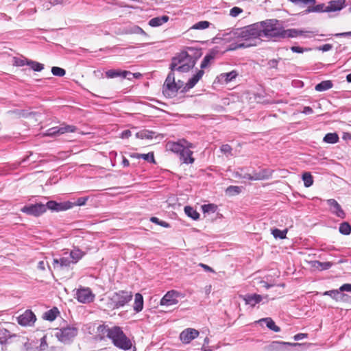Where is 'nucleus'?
Returning a JSON list of instances; mask_svg holds the SVG:
<instances>
[{
    "instance_id": "864d4df0",
    "label": "nucleus",
    "mask_w": 351,
    "mask_h": 351,
    "mask_svg": "<svg viewBox=\"0 0 351 351\" xmlns=\"http://www.w3.org/2000/svg\"><path fill=\"white\" fill-rule=\"evenodd\" d=\"M88 196L81 197L77 198L75 202H71V204H73L72 208H73L75 206H84L86 204V202L88 201Z\"/></svg>"
},
{
    "instance_id": "4c0bfd02",
    "label": "nucleus",
    "mask_w": 351,
    "mask_h": 351,
    "mask_svg": "<svg viewBox=\"0 0 351 351\" xmlns=\"http://www.w3.org/2000/svg\"><path fill=\"white\" fill-rule=\"evenodd\" d=\"M284 36V28L279 23L276 27V30H274L273 32H271V36L268 38H273V39H280L283 38Z\"/></svg>"
},
{
    "instance_id": "39448f33",
    "label": "nucleus",
    "mask_w": 351,
    "mask_h": 351,
    "mask_svg": "<svg viewBox=\"0 0 351 351\" xmlns=\"http://www.w3.org/2000/svg\"><path fill=\"white\" fill-rule=\"evenodd\" d=\"M171 72L167 75L162 86V93L167 97H172L176 93V81L173 71L176 69V56L172 57L170 64Z\"/></svg>"
},
{
    "instance_id": "423d86ee",
    "label": "nucleus",
    "mask_w": 351,
    "mask_h": 351,
    "mask_svg": "<svg viewBox=\"0 0 351 351\" xmlns=\"http://www.w3.org/2000/svg\"><path fill=\"white\" fill-rule=\"evenodd\" d=\"M78 328L74 326H67L60 329H57L55 337L58 341L65 344L71 343L77 335Z\"/></svg>"
},
{
    "instance_id": "bb28decb",
    "label": "nucleus",
    "mask_w": 351,
    "mask_h": 351,
    "mask_svg": "<svg viewBox=\"0 0 351 351\" xmlns=\"http://www.w3.org/2000/svg\"><path fill=\"white\" fill-rule=\"evenodd\" d=\"M217 53V51L214 49L210 50L209 53L204 56L203 60L202 61L200 65V70H203L204 69L206 68L208 66L210 61L215 59Z\"/></svg>"
},
{
    "instance_id": "f257e3e1",
    "label": "nucleus",
    "mask_w": 351,
    "mask_h": 351,
    "mask_svg": "<svg viewBox=\"0 0 351 351\" xmlns=\"http://www.w3.org/2000/svg\"><path fill=\"white\" fill-rule=\"evenodd\" d=\"M262 23L257 22L241 28L235 29L226 36L225 40L241 39L244 43H254L257 45V40H261L262 36Z\"/></svg>"
},
{
    "instance_id": "f8f14e48",
    "label": "nucleus",
    "mask_w": 351,
    "mask_h": 351,
    "mask_svg": "<svg viewBox=\"0 0 351 351\" xmlns=\"http://www.w3.org/2000/svg\"><path fill=\"white\" fill-rule=\"evenodd\" d=\"M72 204L70 201H66L62 202H57L53 200L48 201L46 204H44L45 208V212L47 210H49L52 212H60L64 211L72 208Z\"/></svg>"
},
{
    "instance_id": "0e129e2a",
    "label": "nucleus",
    "mask_w": 351,
    "mask_h": 351,
    "mask_svg": "<svg viewBox=\"0 0 351 351\" xmlns=\"http://www.w3.org/2000/svg\"><path fill=\"white\" fill-rule=\"evenodd\" d=\"M332 49V45L331 44H325L324 45L319 46L317 48L319 51H322L323 52L328 51Z\"/></svg>"
},
{
    "instance_id": "7ed1b4c3",
    "label": "nucleus",
    "mask_w": 351,
    "mask_h": 351,
    "mask_svg": "<svg viewBox=\"0 0 351 351\" xmlns=\"http://www.w3.org/2000/svg\"><path fill=\"white\" fill-rule=\"evenodd\" d=\"M194 148V145L184 138L177 140V154L182 163L188 165L194 162L195 158L192 156V149Z\"/></svg>"
},
{
    "instance_id": "774afa93",
    "label": "nucleus",
    "mask_w": 351,
    "mask_h": 351,
    "mask_svg": "<svg viewBox=\"0 0 351 351\" xmlns=\"http://www.w3.org/2000/svg\"><path fill=\"white\" fill-rule=\"evenodd\" d=\"M142 77V74L140 73H132L131 72V74H128V79L130 80H132V79L134 78H136V79H139Z\"/></svg>"
},
{
    "instance_id": "f03ea898",
    "label": "nucleus",
    "mask_w": 351,
    "mask_h": 351,
    "mask_svg": "<svg viewBox=\"0 0 351 351\" xmlns=\"http://www.w3.org/2000/svg\"><path fill=\"white\" fill-rule=\"evenodd\" d=\"M201 49L187 47L177 54V71L186 73L192 69L202 56Z\"/></svg>"
},
{
    "instance_id": "c756f323",
    "label": "nucleus",
    "mask_w": 351,
    "mask_h": 351,
    "mask_svg": "<svg viewBox=\"0 0 351 351\" xmlns=\"http://www.w3.org/2000/svg\"><path fill=\"white\" fill-rule=\"evenodd\" d=\"M143 297L141 293H136L133 305L134 311L136 313L141 312L143 308Z\"/></svg>"
},
{
    "instance_id": "4468645a",
    "label": "nucleus",
    "mask_w": 351,
    "mask_h": 351,
    "mask_svg": "<svg viewBox=\"0 0 351 351\" xmlns=\"http://www.w3.org/2000/svg\"><path fill=\"white\" fill-rule=\"evenodd\" d=\"M262 23V36L264 38H269L271 32L276 30V27L279 24V21L277 19H267L260 21Z\"/></svg>"
},
{
    "instance_id": "ea45409f",
    "label": "nucleus",
    "mask_w": 351,
    "mask_h": 351,
    "mask_svg": "<svg viewBox=\"0 0 351 351\" xmlns=\"http://www.w3.org/2000/svg\"><path fill=\"white\" fill-rule=\"evenodd\" d=\"M238 73L236 71H232L228 73H221L220 77L221 80H224L226 83H228L235 79Z\"/></svg>"
},
{
    "instance_id": "393cba45",
    "label": "nucleus",
    "mask_w": 351,
    "mask_h": 351,
    "mask_svg": "<svg viewBox=\"0 0 351 351\" xmlns=\"http://www.w3.org/2000/svg\"><path fill=\"white\" fill-rule=\"evenodd\" d=\"M106 77L108 78H115L118 77H121L122 78L128 77V74H131L130 71H121L119 69H110L105 73Z\"/></svg>"
},
{
    "instance_id": "338daca9",
    "label": "nucleus",
    "mask_w": 351,
    "mask_h": 351,
    "mask_svg": "<svg viewBox=\"0 0 351 351\" xmlns=\"http://www.w3.org/2000/svg\"><path fill=\"white\" fill-rule=\"evenodd\" d=\"M279 60H280V58H279L278 60H276V59L270 60L268 62L269 66L270 68L277 69L278 63Z\"/></svg>"
},
{
    "instance_id": "9d476101",
    "label": "nucleus",
    "mask_w": 351,
    "mask_h": 351,
    "mask_svg": "<svg viewBox=\"0 0 351 351\" xmlns=\"http://www.w3.org/2000/svg\"><path fill=\"white\" fill-rule=\"evenodd\" d=\"M345 292H351V287H339L338 289L325 291L324 295H329L336 301H348L350 297Z\"/></svg>"
},
{
    "instance_id": "79ce46f5",
    "label": "nucleus",
    "mask_w": 351,
    "mask_h": 351,
    "mask_svg": "<svg viewBox=\"0 0 351 351\" xmlns=\"http://www.w3.org/2000/svg\"><path fill=\"white\" fill-rule=\"evenodd\" d=\"M302 180L305 187H310L313 184V178L311 173L304 172L302 176Z\"/></svg>"
},
{
    "instance_id": "7c9ffc66",
    "label": "nucleus",
    "mask_w": 351,
    "mask_h": 351,
    "mask_svg": "<svg viewBox=\"0 0 351 351\" xmlns=\"http://www.w3.org/2000/svg\"><path fill=\"white\" fill-rule=\"evenodd\" d=\"M306 32L304 30L298 29H284V36L283 38H295L299 36L303 35V34Z\"/></svg>"
},
{
    "instance_id": "aec40b11",
    "label": "nucleus",
    "mask_w": 351,
    "mask_h": 351,
    "mask_svg": "<svg viewBox=\"0 0 351 351\" xmlns=\"http://www.w3.org/2000/svg\"><path fill=\"white\" fill-rule=\"evenodd\" d=\"M346 6V0H331L326 7V12L340 11Z\"/></svg>"
},
{
    "instance_id": "a19ab883",
    "label": "nucleus",
    "mask_w": 351,
    "mask_h": 351,
    "mask_svg": "<svg viewBox=\"0 0 351 351\" xmlns=\"http://www.w3.org/2000/svg\"><path fill=\"white\" fill-rule=\"evenodd\" d=\"M125 32L127 34H142L144 36H147L146 32L139 26L138 25H132L127 28Z\"/></svg>"
},
{
    "instance_id": "2f4dec72",
    "label": "nucleus",
    "mask_w": 351,
    "mask_h": 351,
    "mask_svg": "<svg viewBox=\"0 0 351 351\" xmlns=\"http://www.w3.org/2000/svg\"><path fill=\"white\" fill-rule=\"evenodd\" d=\"M59 313H60V312H59L58 308L57 307H53L51 309L46 311L43 314V317L45 320H48V321L52 322V321H53V320H55L56 319V317H58Z\"/></svg>"
},
{
    "instance_id": "b1692460",
    "label": "nucleus",
    "mask_w": 351,
    "mask_h": 351,
    "mask_svg": "<svg viewBox=\"0 0 351 351\" xmlns=\"http://www.w3.org/2000/svg\"><path fill=\"white\" fill-rule=\"evenodd\" d=\"M287 346H301V344L298 343H287V342L273 341L269 346L268 350H270V351L282 350H283Z\"/></svg>"
},
{
    "instance_id": "1a4fd4ad",
    "label": "nucleus",
    "mask_w": 351,
    "mask_h": 351,
    "mask_svg": "<svg viewBox=\"0 0 351 351\" xmlns=\"http://www.w3.org/2000/svg\"><path fill=\"white\" fill-rule=\"evenodd\" d=\"M77 128L75 125L62 123L58 126L48 129L45 133V135L47 136L53 137L65 133L75 132Z\"/></svg>"
},
{
    "instance_id": "5fc2aeb1",
    "label": "nucleus",
    "mask_w": 351,
    "mask_h": 351,
    "mask_svg": "<svg viewBox=\"0 0 351 351\" xmlns=\"http://www.w3.org/2000/svg\"><path fill=\"white\" fill-rule=\"evenodd\" d=\"M29 60L23 58H14V65L16 66H23L24 65H27Z\"/></svg>"
},
{
    "instance_id": "603ef678",
    "label": "nucleus",
    "mask_w": 351,
    "mask_h": 351,
    "mask_svg": "<svg viewBox=\"0 0 351 351\" xmlns=\"http://www.w3.org/2000/svg\"><path fill=\"white\" fill-rule=\"evenodd\" d=\"M51 73L55 76L62 77L65 75L66 71L58 66H53L51 68Z\"/></svg>"
},
{
    "instance_id": "9b49d317",
    "label": "nucleus",
    "mask_w": 351,
    "mask_h": 351,
    "mask_svg": "<svg viewBox=\"0 0 351 351\" xmlns=\"http://www.w3.org/2000/svg\"><path fill=\"white\" fill-rule=\"evenodd\" d=\"M21 211L28 215L39 217L45 213V208L43 203L31 204L24 206Z\"/></svg>"
},
{
    "instance_id": "dca6fc26",
    "label": "nucleus",
    "mask_w": 351,
    "mask_h": 351,
    "mask_svg": "<svg viewBox=\"0 0 351 351\" xmlns=\"http://www.w3.org/2000/svg\"><path fill=\"white\" fill-rule=\"evenodd\" d=\"M18 323L21 326H31L36 320V315L31 310H26L23 314L17 318Z\"/></svg>"
},
{
    "instance_id": "f3484780",
    "label": "nucleus",
    "mask_w": 351,
    "mask_h": 351,
    "mask_svg": "<svg viewBox=\"0 0 351 351\" xmlns=\"http://www.w3.org/2000/svg\"><path fill=\"white\" fill-rule=\"evenodd\" d=\"M118 326L109 328L107 325L101 324L97 326V331L98 332L99 339L103 340L105 337L111 339L114 335Z\"/></svg>"
},
{
    "instance_id": "a878e982",
    "label": "nucleus",
    "mask_w": 351,
    "mask_h": 351,
    "mask_svg": "<svg viewBox=\"0 0 351 351\" xmlns=\"http://www.w3.org/2000/svg\"><path fill=\"white\" fill-rule=\"evenodd\" d=\"M84 255V253L80 249H75L71 250L69 254H67V256L71 260L73 265L77 263Z\"/></svg>"
},
{
    "instance_id": "680f3d73",
    "label": "nucleus",
    "mask_w": 351,
    "mask_h": 351,
    "mask_svg": "<svg viewBox=\"0 0 351 351\" xmlns=\"http://www.w3.org/2000/svg\"><path fill=\"white\" fill-rule=\"evenodd\" d=\"M243 12V10L239 7H233L230 10V15L232 17H237L239 14Z\"/></svg>"
},
{
    "instance_id": "6ab92c4d",
    "label": "nucleus",
    "mask_w": 351,
    "mask_h": 351,
    "mask_svg": "<svg viewBox=\"0 0 351 351\" xmlns=\"http://www.w3.org/2000/svg\"><path fill=\"white\" fill-rule=\"evenodd\" d=\"M204 73V71L203 70H198L195 74H194L190 79H189L188 82L185 84L181 92L186 93L190 89L193 88L197 84L199 80L202 77Z\"/></svg>"
},
{
    "instance_id": "13d9d810",
    "label": "nucleus",
    "mask_w": 351,
    "mask_h": 351,
    "mask_svg": "<svg viewBox=\"0 0 351 351\" xmlns=\"http://www.w3.org/2000/svg\"><path fill=\"white\" fill-rule=\"evenodd\" d=\"M290 49L293 53H302L305 51H308L311 50V48H303V47H301L299 46H292V47H291Z\"/></svg>"
},
{
    "instance_id": "09e8293b",
    "label": "nucleus",
    "mask_w": 351,
    "mask_h": 351,
    "mask_svg": "<svg viewBox=\"0 0 351 351\" xmlns=\"http://www.w3.org/2000/svg\"><path fill=\"white\" fill-rule=\"evenodd\" d=\"M210 23L207 21H202L194 24L191 29H205L210 26Z\"/></svg>"
},
{
    "instance_id": "473e14b6",
    "label": "nucleus",
    "mask_w": 351,
    "mask_h": 351,
    "mask_svg": "<svg viewBox=\"0 0 351 351\" xmlns=\"http://www.w3.org/2000/svg\"><path fill=\"white\" fill-rule=\"evenodd\" d=\"M258 323L265 322L267 327L274 332H280V328L275 324V322L271 317L262 318L258 321Z\"/></svg>"
},
{
    "instance_id": "cd10ccee",
    "label": "nucleus",
    "mask_w": 351,
    "mask_h": 351,
    "mask_svg": "<svg viewBox=\"0 0 351 351\" xmlns=\"http://www.w3.org/2000/svg\"><path fill=\"white\" fill-rule=\"evenodd\" d=\"M131 158H143V160L150 162L155 164L156 161L154 159V155L153 152H149L147 154H138V153H133L130 155Z\"/></svg>"
},
{
    "instance_id": "37998d69",
    "label": "nucleus",
    "mask_w": 351,
    "mask_h": 351,
    "mask_svg": "<svg viewBox=\"0 0 351 351\" xmlns=\"http://www.w3.org/2000/svg\"><path fill=\"white\" fill-rule=\"evenodd\" d=\"M339 232L343 235H348L351 233V225L346 221L341 223L339 228Z\"/></svg>"
},
{
    "instance_id": "a211bd4d",
    "label": "nucleus",
    "mask_w": 351,
    "mask_h": 351,
    "mask_svg": "<svg viewBox=\"0 0 351 351\" xmlns=\"http://www.w3.org/2000/svg\"><path fill=\"white\" fill-rule=\"evenodd\" d=\"M199 335V332L193 328H186L180 335V339L183 343H189Z\"/></svg>"
},
{
    "instance_id": "5701e85b",
    "label": "nucleus",
    "mask_w": 351,
    "mask_h": 351,
    "mask_svg": "<svg viewBox=\"0 0 351 351\" xmlns=\"http://www.w3.org/2000/svg\"><path fill=\"white\" fill-rule=\"evenodd\" d=\"M136 136L138 138L141 139H153L156 138L158 137L162 138V135L161 134H156V133L154 131L149 130H143L139 132H138L136 134Z\"/></svg>"
},
{
    "instance_id": "c03bdc74",
    "label": "nucleus",
    "mask_w": 351,
    "mask_h": 351,
    "mask_svg": "<svg viewBox=\"0 0 351 351\" xmlns=\"http://www.w3.org/2000/svg\"><path fill=\"white\" fill-rule=\"evenodd\" d=\"M332 263L330 262H320L316 261L313 263V267H316L319 270H326L331 267Z\"/></svg>"
},
{
    "instance_id": "a18cd8bd",
    "label": "nucleus",
    "mask_w": 351,
    "mask_h": 351,
    "mask_svg": "<svg viewBox=\"0 0 351 351\" xmlns=\"http://www.w3.org/2000/svg\"><path fill=\"white\" fill-rule=\"evenodd\" d=\"M12 335L10 332L7 329H1L0 330V343H5L8 339L11 338Z\"/></svg>"
},
{
    "instance_id": "20e7f679",
    "label": "nucleus",
    "mask_w": 351,
    "mask_h": 351,
    "mask_svg": "<svg viewBox=\"0 0 351 351\" xmlns=\"http://www.w3.org/2000/svg\"><path fill=\"white\" fill-rule=\"evenodd\" d=\"M72 265H73L67 256V253H64V256L53 258L51 267H49V270L53 275L55 274L60 276L65 271L70 272L72 269Z\"/></svg>"
},
{
    "instance_id": "ddd939ff",
    "label": "nucleus",
    "mask_w": 351,
    "mask_h": 351,
    "mask_svg": "<svg viewBox=\"0 0 351 351\" xmlns=\"http://www.w3.org/2000/svg\"><path fill=\"white\" fill-rule=\"evenodd\" d=\"M76 299L81 303H90L94 300L95 295L88 287H80L76 289Z\"/></svg>"
},
{
    "instance_id": "c85d7f7f",
    "label": "nucleus",
    "mask_w": 351,
    "mask_h": 351,
    "mask_svg": "<svg viewBox=\"0 0 351 351\" xmlns=\"http://www.w3.org/2000/svg\"><path fill=\"white\" fill-rule=\"evenodd\" d=\"M169 21V16L166 15H163L162 16H157L152 18L150 19L148 22V24L151 27H159L164 24L165 23H167Z\"/></svg>"
},
{
    "instance_id": "412c9836",
    "label": "nucleus",
    "mask_w": 351,
    "mask_h": 351,
    "mask_svg": "<svg viewBox=\"0 0 351 351\" xmlns=\"http://www.w3.org/2000/svg\"><path fill=\"white\" fill-rule=\"evenodd\" d=\"M328 205L330 206V210L332 213H335V215L340 217H345V213L342 210L339 204L334 199H330L327 200Z\"/></svg>"
},
{
    "instance_id": "49530a36",
    "label": "nucleus",
    "mask_w": 351,
    "mask_h": 351,
    "mask_svg": "<svg viewBox=\"0 0 351 351\" xmlns=\"http://www.w3.org/2000/svg\"><path fill=\"white\" fill-rule=\"evenodd\" d=\"M27 65L34 71L40 72L44 69V65L38 62L29 60Z\"/></svg>"
},
{
    "instance_id": "72a5a7b5",
    "label": "nucleus",
    "mask_w": 351,
    "mask_h": 351,
    "mask_svg": "<svg viewBox=\"0 0 351 351\" xmlns=\"http://www.w3.org/2000/svg\"><path fill=\"white\" fill-rule=\"evenodd\" d=\"M326 7L324 3H320L317 5L308 6L306 10L303 12L304 14L311 12H326Z\"/></svg>"
},
{
    "instance_id": "bf43d9fd",
    "label": "nucleus",
    "mask_w": 351,
    "mask_h": 351,
    "mask_svg": "<svg viewBox=\"0 0 351 351\" xmlns=\"http://www.w3.org/2000/svg\"><path fill=\"white\" fill-rule=\"evenodd\" d=\"M150 221L156 224L160 225L163 227L167 228L169 226V225L166 221H162L156 217H151Z\"/></svg>"
},
{
    "instance_id": "8fccbe9b",
    "label": "nucleus",
    "mask_w": 351,
    "mask_h": 351,
    "mask_svg": "<svg viewBox=\"0 0 351 351\" xmlns=\"http://www.w3.org/2000/svg\"><path fill=\"white\" fill-rule=\"evenodd\" d=\"M243 178L249 180H260L264 179L265 177L261 173H255L253 176L245 173Z\"/></svg>"
},
{
    "instance_id": "e433bc0d",
    "label": "nucleus",
    "mask_w": 351,
    "mask_h": 351,
    "mask_svg": "<svg viewBox=\"0 0 351 351\" xmlns=\"http://www.w3.org/2000/svg\"><path fill=\"white\" fill-rule=\"evenodd\" d=\"M339 136L336 132L327 133L324 137V142L329 144H335L339 141Z\"/></svg>"
},
{
    "instance_id": "052dcab7",
    "label": "nucleus",
    "mask_w": 351,
    "mask_h": 351,
    "mask_svg": "<svg viewBox=\"0 0 351 351\" xmlns=\"http://www.w3.org/2000/svg\"><path fill=\"white\" fill-rule=\"evenodd\" d=\"M220 149H221V152L224 154L232 155V149L231 146L229 145L228 144H225V145H221Z\"/></svg>"
},
{
    "instance_id": "3c124183",
    "label": "nucleus",
    "mask_w": 351,
    "mask_h": 351,
    "mask_svg": "<svg viewBox=\"0 0 351 351\" xmlns=\"http://www.w3.org/2000/svg\"><path fill=\"white\" fill-rule=\"evenodd\" d=\"M202 210L204 213H214L217 210V206L213 204H204L202 206Z\"/></svg>"
},
{
    "instance_id": "6e6d98bb",
    "label": "nucleus",
    "mask_w": 351,
    "mask_h": 351,
    "mask_svg": "<svg viewBox=\"0 0 351 351\" xmlns=\"http://www.w3.org/2000/svg\"><path fill=\"white\" fill-rule=\"evenodd\" d=\"M97 279H98L97 277L94 275H85L81 278L82 282H84V283L93 284L94 283L93 280H97Z\"/></svg>"
},
{
    "instance_id": "2eb2a0df",
    "label": "nucleus",
    "mask_w": 351,
    "mask_h": 351,
    "mask_svg": "<svg viewBox=\"0 0 351 351\" xmlns=\"http://www.w3.org/2000/svg\"><path fill=\"white\" fill-rule=\"evenodd\" d=\"M243 299L246 304L250 305L252 307L255 306L256 304L265 303L268 301L267 295L263 296L256 293L246 294L243 296Z\"/></svg>"
},
{
    "instance_id": "58836bf2",
    "label": "nucleus",
    "mask_w": 351,
    "mask_h": 351,
    "mask_svg": "<svg viewBox=\"0 0 351 351\" xmlns=\"http://www.w3.org/2000/svg\"><path fill=\"white\" fill-rule=\"evenodd\" d=\"M184 213L185 214L193 219V220H197L199 218V214L195 210L193 207L186 206L184 207Z\"/></svg>"
},
{
    "instance_id": "c9c22d12",
    "label": "nucleus",
    "mask_w": 351,
    "mask_h": 351,
    "mask_svg": "<svg viewBox=\"0 0 351 351\" xmlns=\"http://www.w3.org/2000/svg\"><path fill=\"white\" fill-rule=\"evenodd\" d=\"M254 45H255L254 43H244V42L232 43L229 45L228 50L232 51V50H236V49H240V48H248V47L254 46Z\"/></svg>"
},
{
    "instance_id": "0eeeda50",
    "label": "nucleus",
    "mask_w": 351,
    "mask_h": 351,
    "mask_svg": "<svg viewBox=\"0 0 351 351\" xmlns=\"http://www.w3.org/2000/svg\"><path fill=\"white\" fill-rule=\"evenodd\" d=\"M111 341L114 346L123 350H130L132 346L130 339L127 337L119 326L117 327Z\"/></svg>"
},
{
    "instance_id": "4be33fe9",
    "label": "nucleus",
    "mask_w": 351,
    "mask_h": 351,
    "mask_svg": "<svg viewBox=\"0 0 351 351\" xmlns=\"http://www.w3.org/2000/svg\"><path fill=\"white\" fill-rule=\"evenodd\" d=\"M176 303V291H168L160 300L161 306H169Z\"/></svg>"
},
{
    "instance_id": "69168bd1",
    "label": "nucleus",
    "mask_w": 351,
    "mask_h": 351,
    "mask_svg": "<svg viewBox=\"0 0 351 351\" xmlns=\"http://www.w3.org/2000/svg\"><path fill=\"white\" fill-rule=\"evenodd\" d=\"M166 148L167 150H170L172 152L176 153V143L175 142H168L166 145Z\"/></svg>"
},
{
    "instance_id": "6e6552de",
    "label": "nucleus",
    "mask_w": 351,
    "mask_h": 351,
    "mask_svg": "<svg viewBox=\"0 0 351 351\" xmlns=\"http://www.w3.org/2000/svg\"><path fill=\"white\" fill-rule=\"evenodd\" d=\"M132 298L131 291H119L114 292L110 297L114 307L119 308L128 303Z\"/></svg>"
},
{
    "instance_id": "4d7b16f0",
    "label": "nucleus",
    "mask_w": 351,
    "mask_h": 351,
    "mask_svg": "<svg viewBox=\"0 0 351 351\" xmlns=\"http://www.w3.org/2000/svg\"><path fill=\"white\" fill-rule=\"evenodd\" d=\"M63 0H46L43 5L47 9H49L51 6L61 4Z\"/></svg>"
},
{
    "instance_id": "e2e57ef3",
    "label": "nucleus",
    "mask_w": 351,
    "mask_h": 351,
    "mask_svg": "<svg viewBox=\"0 0 351 351\" xmlns=\"http://www.w3.org/2000/svg\"><path fill=\"white\" fill-rule=\"evenodd\" d=\"M46 266H47L48 268L49 269V267H51V265H49V263L47 261H40L38 262L37 267L38 269L44 271L45 269Z\"/></svg>"
},
{
    "instance_id": "f704fd0d",
    "label": "nucleus",
    "mask_w": 351,
    "mask_h": 351,
    "mask_svg": "<svg viewBox=\"0 0 351 351\" xmlns=\"http://www.w3.org/2000/svg\"><path fill=\"white\" fill-rule=\"evenodd\" d=\"M333 86V84L330 80H324L317 84L315 89L317 91L322 92L331 88Z\"/></svg>"
},
{
    "instance_id": "de8ad7c7",
    "label": "nucleus",
    "mask_w": 351,
    "mask_h": 351,
    "mask_svg": "<svg viewBox=\"0 0 351 351\" xmlns=\"http://www.w3.org/2000/svg\"><path fill=\"white\" fill-rule=\"evenodd\" d=\"M287 233V229H285L284 230H280L278 228H275V229L272 230V231H271V234H273L274 237L276 239H278V238L281 239H285Z\"/></svg>"
}]
</instances>
